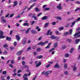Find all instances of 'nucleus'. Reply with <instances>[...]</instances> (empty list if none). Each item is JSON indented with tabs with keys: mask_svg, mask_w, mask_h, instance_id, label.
<instances>
[{
	"mask_svg": "<svg viewBox=\"0 0 80 80\" xmlns=\"http://www.w3.org/2000/svg\"><path fill=\"white\" fill-rule=\"evenodd\" d=\"M51 38L52 40L56 39V40H58L59 37H58V36H55L53 35H52L51 36Z\"/></svg>",
	"mask_w": 80,
	"mask_h": 80,
	"instance_id": "obj_1",
	"label": "nucleus"
},
{
	"mask_svg": "<svg viewBox=\"0 0 80 80\" xmlns=\"http://www.w3.org/2000/svg\"><path fill=\"white\" fill-rule=\"evenodd\" d=\"M3 32L2 31H0V39L4 38L5 36H3Z\"/></svg>",
	"mask_w": 80,
	"mask_h": 80,
	"instance_id": "obj_2",
	"label": "nucleus"
},
{
	"mask_svg": "<svg viewBox=\"0 0 80 80\" xmlns=\"http://www.w3.org/2000/svg\"><path fill=\"white\" fill-rule=\"evenodd\" d=\"M45 45V43L42 41H41L37 44V45H41V46H43Z\"/></svg>",
	"mask_w": 80,
	"mask_h": 80,
	"instance_id": "obj_3",
	"label": "nucleus"
},
{
	"mask_svg": "<svg viewBox=\"0 0 80 80\" xmlns=\"http://www.w3.org/2000/svg\"><path fill=\"white\" fill-rule=\"evenodd\" d=\"M1 22H2L4 23H5L6 22V20L4 19V17L2 16L1 18Z\"/></svg>",
	"mask_w": 80,
	"mask_h": 80,
	"instance_id": "obj_4",
	"label": "nucleus"
},
{
	"mask_svg": "<svg viewBox=\"0 0 80 80\" xmlns=\"http://www.w3.org/2000/svg\"><path fill=\"white\" fill-rule=\"evenodd\" d=\"M74 37H76V36H78L77 37H80V31L78 32V33H76L74 35Z\"/></svg>",
	"mask_w": 80,
	"mask_h": 80,
	"instance_id": "obj_5",
	"label": "nucleus"
},
{
	"mask_svg": "<svg viewBox=\"0 0 80 80\" xmlns=\"http://www.w3.org/2000/svg\"><path fill=\"white\" fill-rule=\"evenodd\" d=\"M22 52H23V50L19 51L16 53V55L18 56H20L22 53Z\"/></svg>",
	"mask_w": 80,
	"mask_h": 80,
	"instance_id": "obj_6",
	"label": "nucleus"
},
{
	"mask_svg": "<svg viewBox=\"0 0 80 80\" xmlns=\"http://www.w3.org/2000/svg\"><path fill=\"white\" fill-rule=\"evenodd\" d=\"M27 43V41L26 38H24L23 39L22 41V43L23 44V45H25V44Z\"/></svg>",
	"mask_w": 80,
	"mask_h": 80,
	"instance_id": "obj_7",
	"label": "nucleus"
},
{
	"mask_svg": "<svg viewBox=\"0 0 80 80\" xmlns=\"http://www.w3.org/2000/svg\"><path fill=\"white\" fill-rule=\"evenodd\" d=\"M72 68L73 72H75V71L77 70V67L75 66H72Z\"/></svg>",
	"mask_w": 80,
	"mask_h": 80,
	"instance_id": "obj_8",
	"label": "nucleus"
},
{
	"mask_svg": "<svg viewBox=\"0 0 80 80\" xmlns=\"http://www.w3.org/2000/svg\"><path fill=\"white\" fill-rule=\"evenodd\" d=\"M51 44H52V43L51 42H50L48 43L47 46L45 48L46 49L50 48V46L51 45Z\"/></svg>",
	"mask_w": 80,
	"mask_h": 80,
	"instance_id": "obj_9",
	"label": "nucleus"
},
{
	"mask_svg": "<svg viewBox=\"0 0 80 80\" xmlns=\"http://www.w3.org/2000/svg\"><path fill=\"white\" fill-rule=\"evenodd\" d=\"M28 16L29 17H31L32 18H33L36 16L35 14L31 13L28 15Z\"/></svg>",
	"mask_w": 80,
	"mask_h": 80,
	"instance_id": "obj_10",
	"label": "nucleus"
},
{
	"mask_svg": "<svg viewBox=\"0 0 80 80\" xmlns=\"http://www.w3.org/2000/svg\"><path fill=\"white\" fill-rule=\"evenodd\" d=\"M15 37L17 38L16 40H18V42L19 41V40H20V38H20V37L18 35H16Z\"/></svg>",
	"mask_w": 80,
	"mask_h": 80,
	"instance_id": "obj_11",
	"label": "nucleus"
},
{
	"mask_svg": "<svg viewBox=\"0 0 80 80\" xmlns=\"http://www.w3.org/2000/svg\"><path fill=\"white\" fill-rule=\"evenodd\" d=\"M62 4L60 3L58 6H57V8H58L59 10H62V8L61 7Z\"/></svg>",
	"mask_w": 80,
	"mask_h": 80,
	"instance_id": "obj_12",
	"label": "nucleus"
},
{
	"mask_svg": "<svg viewBox=\"0 0 80 80\" xmlns=\"http://www.w3.org/2000/svg\"><path fill=\"white\" fill-rule=\"evenodd\" d=\"M31 32L33 34H37V32L34 30H31Z\"/></svg>",
	"mask_w": 80,
	"mask_h": 80,
	"instance_id": "obj_13",
	"label": "nucleus"
},
{
	"mask_svg": "<svg viewBox=\"0 0 80 80\" xmlns=\"http://www.w3.org/2000/svg\"><path fill=\"white\" fill-rule=\"evenodd\" d=\"M50 30H49L48 31V32L47 33V35L48 36L49 35H52V32H51L50 33ZM50 33L49 34V33Z\"/></svg>",
	"mask_w": 80,
	"mask_h": 80,
	"instance_id": "obj_14",
	"label": "nucleus"
},
{
	"mask_svg": "<svg viewBox=\"0 0 80 80\" xmlns=\"http://www.w3.org/2000/svg\"><path fill=\"white\" fill-rule=\"evenodd\" d=\"M54 68H59L60 67V65H59V64L58 63H56L54 66Z\"/></svg>",
	"mask_w": 80,
	"mask_h": 80,
	"instance_id": "obj_15",
	"label": "nucleus"
},
{
	"mask_svg": "<svg viewBox=\"0 0 80 80\" xmlns=\"http://www.w3.org/2000/svg\"><path fill=\"white\" fill-rule=\"evenodd\" d=\"M14 5H13V7H15V6H17V5H18V2L17 1H15L13 2Z\"/></svg>",
	"mask_w": 80,
	"mask_h": 80,
	"instance_id": "obj_16",
	"label": "nucleus"
},
{
	"mask_svg": "<svg viewBox=\"0 0 80 80\" xmlns=\"http://www.w3.org/2000/svg\"><path fill=\"white\" fill-rule=\"evenodd\" d=\"M47 18H48V17L45 16L42 17L41 19L42 20H47Z\"/></svg>",
	"mask_w": 80,
	"mask_h": 80,
	"instance_id": "obj_17",
	"label": "nucleus"
},
{
	"mask_svg": "<svg viewBox=\"0 0 80 80\" xmlns=\"http://www.w3.org/2000/svg\"><path fill=\"white\" fill-rule=\"evenodd\" d=\"M31 30V28H28V29L26 31L25 33L26 34H28V33H29V30Z\"/></svg>",
	"mask_w": 80,
	"mask_h": 80,
	"instance_id": "obj_18",
	"label": "nucleus"
},
{
	"mask_svg": "<svg viewBox=\"0 0 80 80\" xmlns=\"http://www.w3.org/2000/svg\"><path fill=\"white\" fill-rule=\"evenodd\" d=\"M42 74L43 75H45L46 76H47V77H48V73L47 72H43L42 73Z\"/></svg>",
	"mask_w": 80,
	"mask_h": 80,
	"instance_id": "obj_19",
	"label": "nucleus"
},
{
	"mask_svg": "<svg viewBox=\"0 0 80 80\" xmlns=\"http://www.w3.org/2000/svg\"><path fill=\"white\" fill-rule=\"evenodd\" d=\"M41 64L42 62H39L38 64L36 65V67H40Z\"/></svg>",
	"mask_w": 80,
	"mask_h": 80,
	"instance_id": "obj_20",
	"label": "nucleus"
},
{
	"mask_svg": "<svg viewBox=\"0 0 80 80\" xmlns=\"http://www.w3.org/2000/svg\"><path fill=\"white\" fill-rule=\"evenodd\" d=\"M36 58H39V59H41V58H43V56L40 55V56H36Z\"/></svg>",
	"mask_w": 80,
	"mask_h": 80,
	"instance_id": "obj_21",
	"label": "nucleus"
},
{
	"mask_svg": "<svg viewBox=\"0 0 80 80\" xmlns=\"http://www.w3.org/2000/svg\"><path fill=\"white\" fill-rule=\"evenodd\" d=\"M80 42V39H77L76 40V42H75V43L76 44H78V43H79V42Z\"/></svg>",
	"mask_w": 80,
	"mask_h": 80,
	"instance_id": "obj_22",
	"label": "nucleus"
},
{
	"mask_svg": "<svg viewBox=\"0 0 80 80\" xmlns=\"http://www.w3.org/2000/svg\"><path fill=\"white\" fill-rule=\"evenodd\" d=\"M37 0H30L29 2V3H32V2H36Z\"/></svg>",
	"mask_w": 80,
	"mask_h": 80,
	"instance_id": "obj_23",
	"label": "nucleus"
},
{
	"mask_svg": "<svg viewBox=\"0 0 80 80\" xmlns=\"http://www.w3.org/2000/svg\"><path fill=\"white\" fill-rule=\"evenodd\" d=\"M49 23H46L44 26V28H47V27H48V25H49Z\"/></svg>",
	"mask_w": 80,
	"mask_h": 80,
	"instance_id": "obj_24",
	"label": "nucleus"
},
{
	"mask_svg": "<svg viewBox=\"0 0 80 80\" xmlns=\"http://www.w3.org/2000/svg\"><path fill=\"white\" fill-rule=\"evenodd\" d=\"M23 26H27L28 27V26H29V24L27 22L24 23L23 24Z\"/></svg>",
	"mask_w": 80,
	"mask_h": 80,
	"instance_id": "obj_25",
	"label": "nucleus"
},
{
	"mask_svg": "<svg viewBox=\"0 0 80 80\" xmlns=\"http://www.w3.org/2000/svg\"><path fill=\"white\" fill-rule=\"evenodd\" d=\"M35 11L37 12H40V9L38 8H36L35 9Z\"/></svg>",
	"mask_w": 80,
	"mask_h": 80,
	"instance_id": "obj_26",
	"label": "nucleus"
},
{
	"mask_svg": "<svg viewBox=\"0 0 80 80\" xmlns=\"http://www.w3.org/2000/svg\"><path fill=\"white\" fill-rule=\"evenodd\" d=\"M75 23H76V21H74L73 22H72V25H71V27H73L75 24Z\"/></svg>",
	"mask_w": 80,
	"mask_h": 80,
	"instance_id": "obj_27",
	"label": "nucleus"
},
{
	"mask_svg": "<svg viewBox=\"0 0 80 80\" xmlns=\"http://www.w3.org/2000/svg\"><path fill=\"white\" fill-rule=\"evenodd\" d=\"M58 45V43L57 42H56L54 44V48H56Z\"/></svg>",
	"mask_w": 80,
	"mask_h": 80,
	"instance_id": "obj_28",
	"label": "nucleus"
},
{
	"mask_svg": "<svg viewBox=\"0 0 80 80\" xmlns=\"http://www.w3.org/2000/svg\"><path fill=\"white\" fill-rule=\"evenodd\" d=\"M6 40H8V41H11V38H9V37H6Z\"/></svg>",
	"mask_w": 80,
	"mask_h": 80,
	"instance_id": "obj_29",
	"label": "nucleus"
},
{
	"mask_svg": "<svg viewBox=\"0 0 80 80\" xmlns=\"http://www.w3.org/2000/svg\"><path fill=\"white\" fill-rule=\"evenodd\" d=\"M63 29H64V27H61L59 28V29L60 31H61V30H63Z\"/></svg>",
	"mask_w": 80,
	"mask_h": 80,
	"instance_id": "obj_30",
	"label": "nucleus"
},
{
	"mask_svg": "<svg viewBox=\"0 0 80 80\" xmlns=\"http://www.w3.org/2000/svg\"><path fill=\"white\" fill-rule=\"evenodd\" d=\"M72 32H73V30L72 29H70L69 30V35H72Z\"/></svg>",
	"mask_w": 80,
	"mask_h": 80,
	"instance_id": "obj_31",
	"label": "nucleus"
},
{
	"mask_svg": "<svg viewBox=\"0 0 80 80\" xmlns=\"http://www.w3.org/2000/svg\"><path fill=\"white\" fill-rule=\"evenodd\" d=\"M7 52L6 51H5L3 52L2 53V55H7Z\"/></svg>",
	"mask_w": 80,
	"mask_h": 80,
	"instance_id": "obj_32",
	"label": "nucleus"
},
{
	"mask_svg": "<svg viewBox=\"0 0 80 80\" xmlns=\"http://www.w3.org/2000/svg\"><path fill=\"white\" fill-rule=\"evenodd\" d=\"M69 32H66L64 33V36H67V35H69Z\"/></svg>",
	"mask_w": 80,
	"mask_h": 80,
	"instance_id": "obj_33",
	"label": "nucleus"
},
{
	"mask_svg": "<svg viewBox=\"0 0 80 80\" xmlns=\"http://www.w3.org/2000/svg\"><path fill=\"white\" fill-rule=\"evenodd\" d=\"M57 20H62V18L61 17H56Z\"/></svg>",
	"mask_w": 80,
	"mask_h": 80,
	"instance_id": "obj_34",
	"label": "nucleus"
},
{
	"mask_svg": "<svg viewBox=\"0 0 80 80\" xmlns=\"http://www.w3.org/2000/svg\"><path fill=\"white\" fill-rule=\"evenodd\" d=\"M73 50H74V48H71V50H70V53H72L73 52Z\"/></svg>",
	"mask_w": 80,
	"mask_h": 80,
	"instance_id": "obj_35",
	"label": "nucleus"
},
{
	"mask_svg": "<svg viewBox=\"0 0 80 80\" xmlns=\"http://www.w3.org/2000/svg\"><path fill=\"white\" fill-rule=\"evenodd\" d=\"M50 10V8H45L44 9V10L45 11H48V10Z\"/></svg>",
	"mask_w": 80,
	"mask_h": 80,
	"instance_id": "obj_36",
	"label": "nucleus"
},
{
	"mask_svg": "<svg viewBox=\"0 0 80 80\" xmlns=\"http://www.w3.org/2000/svg\"><path fill=\"white\" fill-rule=\"evenodd\" d=\"M36 3H34L33 4H32V5H31V7L32 8V7H34V6H35V5H36Z\"/></svg>",
	"mask_w": 80,
	"mask_h": 80,
	"instance_id": "obj_37",
	"label": "nucleus"
},
{
	"mask_svg": "<svg viewBox=\"0 0 80 80\" xmlns=\"http://www.w3.org/2000/svg\"><path fill=\"white\" fill-rule=\"evenodd\" d=\"M22 65H25V61H22Z\"/></svg>",
	"mask_w": 80,
	"mask_h": 80,
	"instance_id": "obj_38",
	"label": "nucleus"
},
{
	"mask_svg": "<svg viewBox=\"0 0 80 80\" xmlns=\"http://www.w3.org/2000/svg\"><path fill=\"white\" fill-rule=\"evenodd\" d=\"M45 67L46 68H48V67H50V64H48L45 66Z\"/></svg>",
	"mask_w": 80,
	"mask_h": 80,
	"instance_id": "obj_39",
	"label": "nucleus"
},
{
	"mask_svg": "<svg viewBox=\"0 0 80 80\" xmlns=\"http://www.w3.org/2000/svg\"><path fill=\"white\" fill-rule=\"evenodd\" d=\"M65 57H66V58H67L68 57H69V54H66L65 56Z\"/></svg>",
	"mask_w": 80,
	"mask_h": 80,
	"instance_id": "obj_40",
	"label": "nucleus"
},
{
	"mask_svg": "<svg viewBox=\"0 0 80 80\" xmlns=\"http://www.w3.org/2000/svg\"><path fill=\"white\" fill-rule=\"evenodd\" d=\"M28 65H25L22 67V68H28Z\"/></svg>",
	"mask_w": 80,
	"mask_h": 80,
	"instance_id": "obj_41",
	"label": "nucleus"
},
{
	"mask_svg": "<svg viewBox=\"0 0 80 80\" xmlns=\"http://www.w3.org/2000/svg\"><path fill=\"white\" fill-rule=\"evenodd\" d=\"M64 74H65V75H68V71H66L64 72Z\"/></svg>",
	"mask_w": 80,
	"mask_h": 80,
	"instance_id": "obj_42",
	"label": "nucleus"
},
{
	"mask_svg": "<svg viewBox=\"0 0 80 80\" xmlns=\"http://www.w3.org/2000/svg\"><path fill=\"white\" fill-rule=\"evenodd\" d=\"M55 33L57 34V35H60V33L58 31H57L55 32Z\"/></svg>",
	"mask_w": 80,
	"mask_h": 80,
	"instance_id": "obj_43",
	"label": "nucleus"
},
{
	"mask_svg": "<svg viewBox=\"0 0 80 80\" xmlns=\"http://www.w3.org/2000/svg\"><path fill=\"white\" fill-rule=\"evenodd\" d=\"M46 72H47V73H48V74H50V73H52V71H47Z\"/></svg>",
	"mask_w": 80,
	"mask_h": 80,
	"instance_id": "obj_44",
	"label": "nucleus"
},
{
	"mask_svg": "<svg viewBox=\"0 0 80 80\" xmlns=\"http://www.w3.org/2000/svg\"><path fill=\"white\" fill-rule=\"evenodd\" d=\"M3 47H8V45L7 44H5L3 46Z\"/></svg>",
	"mask_w": 80,
	"mask_h": 80,
	"instance_id": "obj_45",
	"label": "nucleus"
},
{
	"mask_svg": "<svg viewBox=\"0 0 80 80\" xmlns=\"http://www.w3.org/2000/svg\"><path fill=\"white\" fill-rule=\"evenodd\" d=\"M27 76H28V74H25L23 76V78H24V77H27Z\"/></svg>",
	"mask_w": 80,
	"mask_h": 80,
	"instance_id": "obj_46",
	"label": "nucleus"
},
{
	"mask_svg": "<svg viewBox=\"0 0 80 80\" xmlns=\"http://www.w3.org/2000/svg\"><path fill=\"white\" fill-rule=\"evenodd\" d=\"M33 18L35 20H37V17H36V16H35Z\"/></svg>",
	"mask_w": 80,
	"mask_h": 80,
	"instance_id": "obj_47",
	"label": "nucleus"
},
{
	"mask_svg": "<svg viewBox=\"0 0 80 80\" xmlns=\"http://www.w3.org/2000/svg\"><path fill=\"white\" fill-rule=\"evenodd\" d=\"M32 8H31V6L30 7V8H28V10L27 11L28 12L29 11V10H30V9H32Z\"/></svg>",
	"mask_w": 80,
	"mask_h": 80,
	"instance_id": "obj_48",
	"label": "nucleus"
},
{
	"mask_svg": "<svg viewBox=\"0 0 80 80\" xmlns=\"http://www.w3.org/2000/svg\"><path fill=\"white\" fill-rule=\"evenodd\" d=\"M80 8H76L75 10V12H76V11H78V10H80Z\"/></svg>",
	"mask_w": 80,
	"mask_h": 80,
	"instance_id": "obj_49",
	"label": "nucleus"
},
{
	"mask_svg": "<svg viewBox=\"0 0 80 80\" xmlns=\"http://www.w3.org/2000/svg\"><path fill=\"white\" fill-rule=\"evenodd\" d=\"M64 68H65V69L67 68V64H64Z\"/></svg>",
	"mask_w": 80,
	"mask_h": 80,
	"instance_id": "obj_50",
	"label": "nucleus"
},
{
	"mask_svg": "<svg viewBox=\"0 0 80 80\" xmlns=\"http://www.w3.org/2000/svg\"><path fill=\"white\" fill-rule=\"evenodd\" d=\"M42 13L41 12L40 13H39L38 14H37V17H40V16L41 15H42Z\"/></svg>",
	"mask_w": 80,
	"mask_h": 80,
	"instance_id": "obj_51",
	"label": "nucleus"
},
{
	"mask_svg": "<svg viewBox=\"0 0 80 80\" xmlns=\"http://www.w3.org/2000/svg\"><path fill=\"white\" fill-rule=\"evenodd\" d=\"M67 41L68 42H69V43H71V42H72V41L71 39H68Z\"/></svg>",
	"mask_w": 80,
	"mask_h": 80,
	"instance_id": "obj_52",
	"label": "nucleus"
},
{
	"mask_svg": "<svg viewBox=\"0 0 80 80\" xmlns=\"http://www.w3.org/2000/svg\"><path fill=\"white\" fill-rule=\"evenodd\" d=\"M6 73H7V72H6V71H3L2 72V74H4V75H6Z\"/></svg>",
	"mask_w": 80,
	"mask_h": 80,
	"instance_id": "obj_53",
	"label": "nucleus"
},
{
	"mask_svg": "<svg viewBox=\"0 0 80 80\" xmlns=\"http://www.w3.org/2000/svg\"><path fill=\"white\" fill-rule=\"evenodd\" d=\"M9 15H10V14L9 13H8L7 15L5 16V18H7V17H9Z\"/></svg>",
	"mask_w": 80,
	"mask_h": 80,
	"instance_id": "obj_54",
	"label": "nucleus"
},
{
	"mask_svg": "<svg viewBox=\"0 0 80 80\" xmlns=\"http://www.w3.org/2000/svg\"><path fill=\"white\" fill-rule=\"evenodd\" d=\"M36 48V46H34L32 47V49L35 50Z\"/></svg>",
	"mask_w": 80,
	"mask_h": 80,
	"instance_id": "obj_55",
	"label": "nucleus"
},
{
	"mask_svg": "<svg viewBox=\"0 0 80 80\" xmlns=\"http://www.w3.org/2000/svg\"><path fill=\"white\" fill-rule=\"evenodd\" d=\"M35 21H32L31 24V25H33V24H34V23H35Z\"/></svg>",
	"mask_w": 80,
	"mask_h": 80,
	"instance_id": "obj_56",
	"label": "nucleus"
},
{
	"mask_svg": "<svg viewBox=\"0 0 80 80\" xmlns=\"http://www.w3.org/2000/svg\"><path fill=\"white\" fill-rule=\"evenodd\" d=\"M71 14V12L70 11H68L67 12V14L68 15H70Z\"/></svg>",
	"mask_w": 80,
	"mask_h": 80,
	"instance_id": "obj_57",
	"label": "nucleus"
},
{
	"mask_svg": "<svg viewBox=\"0 0 80 80\" xmlns=\"http://www.w3.org/2000/svg\"><path fill=\"white\" fill-rule=\"evenodd\" d=\"M42 37H40L38 39V41H40V40H42Z\"/></svg>",
	"mask_w": 80,
	"mask_h": 80,
	"instance_id": "obj_58",
	"label": "nucleus"
},
{
	"mask_svg": "<svg viewBox=\"0 0 80 80\" xmlns=\"http://www.w3.org/2000/svg\"><path fill=\"white\" fill-rule=\"evenodd\" d=\"M14 45L16 47V46H17V42H14Z\"/></svg>",
	"mask_w": 80,
	"mask_h": 80,
	"instance_id": "obj_59",
	"label": "nucleus"
},
{
	"mask_svg": "<svg viewBox=\"0 0 80 80\" xmlns=\"http://www.w3.org/2000/svg\"><path fill=\"white\" fill-rule=\"evenodd\" d=\"M20 18V16L18 15L16 16L15 18Z\"/></svg>",
	"mask_w": 80,
	"mask_h": 80,
	"instance_id": "obj_60",
	"label": "nucleus"
},
{
	"mask_svg": "<svg viewBox=\"0 0 80 80\" xmlns=\"http://www.w3.org/2000/svg\"><path fill=\"white\" fill-rule=\"evenodd\" d=\"M25 13V12L23 11L22 12V13H20V15H23V14H24V13Z\"/></svg>",
	"mask_w": 80,
	"mask_h": 80,
	"instance_id": "obj_61",
	"label": "nucleus"
},
{
	"mask_svg": "<svg viewBox=\"0 0 80 80\" xmlns=\"http://www.w3.org/2000/svg\"><path fill=\"white\" fill-rule=\"evenodd\" d=\"M24 80H28V78L25 77L24 78Z\"/></svg>",
	"mask_w": 80,
	"mask_h": 80,
	"instance_id": "obj_62",
	"label": "nucleus"
},
{
	"mask_svg": "<svg viewBox=\"0 0 80 80\" xmlns=\"http://www.w3.org/2000/svg\"><path fill=\"white\" fill-rule=\"evenodd\" d=\"M40 48H39L37 49V52H40Z\"/></svg>",
	"mask_w": 80,
	"mask_h": 80,
	"instance_id": "obj_63",
	"label": "nucleus"
},
{
	"mask_svg": "<svg viewBox=\"0 0 80 80\" xmlns=\"http://www.w3.org/2000/svg\"><path fill=\"white\" fill-rule=\"evenodd\" d=\"M80 21V18H77L76 20V21Z\"/></svg>",
	"mask_w": 80,
	"mask_h": 80,
	"instance_id": "obj_64",
	"label": "nucleus"
}]
</instances>
